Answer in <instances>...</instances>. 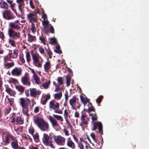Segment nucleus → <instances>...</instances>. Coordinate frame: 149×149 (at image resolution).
<instances>
[{"mask_svg": "<svg viewBox=\"0 0 149 149\" xmlns=\"http://www.w3.org/2000/svg\"><path fill=\"white\" fill-rule=\"evenodd\" d=\"M34 122L42 131L48 132L49 126L48 123L42 118L38 116H35L33 118Z\"/></svg>", "mask_w": 149, "mask_h": 149, "instance_id": "1", "label": "nucleus"}, {"mask_svg": "<svg viewBox=\"0 0 149 149\" xmlns=\"http://www.w3.org/2000/svg\"><path fill=\"white\" fill-rule=\"evenodd\" d=\"M20 103L22 108V112L23 114L26 116V120L28 121L29 114L28 113L29 104L30 103L29 99L27 98H21L19 99Z\"/></svg>", "mask_w": 149, "mask_h": 149, "instance_id": "2", "label": "nucleus"}, {"mask_svg": "<svg viewBox=\"0 0 149 149\" xmlns=\"http://www.w3.org/2000/svg\"><path fill=\"white\" fill-rule=\"evenodd\" d=\"M42 141L45 146L52 149L55 148V146L54 142L51 138H49L47 134L45 133L43 134Z\"/></svg>", "mask_w": 149, "mask_h": 149, "instance_id": "3", "label": "nucleus"}, {"mask_svg": "<svg viewBox=\"0 0 149 149\" xmlns=\"http://www.w3.org/2000/svg\"><path fill=\"white\" fill-rule=\"evenodd\" d=\"M49 109L54 110L55 113L60 114L62 113V111L59 109V103L54 100H52L49 102Z\"/></svg>", "mask_w": 149, "mask_h": 149, "instance_id": "4", "label": "nucleus"}, {"mask_svg": "<svg viewBox=\"0 0 149 149\" xmlns=\"http://www.w3.org/2000/svg\"><path fill=\"white\" fill-rule=\"evenodd\" d=\"M34 65L38 68H40L42 66L43 59L40 57L37 53L31 54Z\"/></svg>", "mask_w": 149, "mask_h": 149, "instance_id": "5", "label": "nucleus"}, {"mask_svg": "<svg viewBox=\"0 0 149 149\" xmlns=\"http://www.w3.org/2000/svg\"><path fill=\"white\" fill-rule=\"evenodd\" d=\"M54 140L57 145L59 146L64 145L65 138L61 135H54L53 136Z\"/></svg>", "mask_w": 149, "mask_h": 149, "instance_id": "6", "label": "nucleus"}, {"mask_svg": "<svg viewBox=\"0 0 149 149\" xmlns=\"http://www.w3.org/2000/svg\"><path fill=\"white\" fill-rule=\"evenodd\" d=\"M21 82L23 85L28 86H30L31 82L28 73L26 72L24 76L21 78Z\"/></svg>", "mask_w": 149, "mask_h": 149, "instance_id": "7", "label": "nucleus"}, {"mask_svg": "<svg viewBox=\"0 0 149 149\" xmlns=\"http://www.w3.org/2000/svg\"><path fill=\"white\" fill-rule=\"evenodd\" d=\"M8 34L10 38H19L20 34L19 32H15L12 28H9L8 30Z\"/></svg>", "mask_w": 149, "mask_h": 149, "instance_id": "8", "label": "nucleus"}, {"mask_svg": "<svg viewBox=\"0 0 149 149\" xmlns=\"http://www.w3.org/2000/svg\"><path fill=\"white\" fill-rule=\"evenodd\" d=\"M22 72V69L20 67H15L13 69L11 72V74L14 76H18L21 75Z\"/></svg>", "mask_w": 149, "mask_h": 149, "instance_id": "9", "label": "nucleus"}, {"mask_svg": "<svg viewBox=\"0 0 149 149\" xmlns=\"http://www.w3.org/2000/svg\"><path fill=\"white\" fill-rule=\"evenodd\" d=\"M66 144L68 147L72 149H74L75 148V145L74 142L72 140L70 137L67 138Z\"/></svg>", "mask_w": 149, "mask_h": 149, "instance_id": "10", "label": "nucleus"}, {"mask_svg": "<svg viewBox=\"0 0 149 149\" xmlns=\"http://www.w3.org/2000/svg\"><path fill=\"white\" fill-rule=\"evenodd\" d=\"M89 120V118L86 115L83 114L81 116V122L79 124V125L82 127L83 125H87L88 122Z\"/></svg>", "mask_w": 149, "mask_h": 149, "instance_id": "11", "label": "nucleus"}, {"mask_svg": "<svg viewBox=\"0 0 149 149\" xmlns=\"http://www.w3.org/2000/svg\"><path fill=\"white\" fill-rule=\"evenodd\" d=\"M12 122L15 124L22 125L23 123V120L20 116L14 117L13 118Z\"/></svg>", "mask_w": 149, "mask_h": 149, "instance_id": "12", "label": "nucleus"}, {"mask_svg": "<svg viewBox=\"0 0 149 149\" xmlns=\"http://www.w3.org/2000/svg\"><path fill=\"white\" fill-rule=\"evenodd\" d=\"M47 61H46L44 65V68L45 72H48L50 71L52 65L50 61L47 59Z\"/></svg>", "mask_w": 149, "mask_h": 149, "instance_id": "13", "label": "nucleus"}, {"mask_svg": "<svg viewBox=\"0 0 149 149\" xmlns=\"http://www.w3.org/2000/svg\"><path fill=\"white\" fill-rule=\"evenodd\" d=\"M93 123H94V127L92 129L93 130H95L97 128H98V130L100 132H102V125L101 123L97 122H92Z\"/></svg>", "mask_w": 149, "mask_h": 149, "instance_id": "14", "label": "nucleus"}, {"mask_svg": "<svg viewBox=\"0 0 149 149\" xmlns=\"http://www.w3.org/2000/svg\"><path fill=\"white\" fill-rule=\"evenodd\" d=\"M30 95L32 97H36L38 95L40 94L41 92L35 88H30Z\"/></svg>", "mask_w": 149, "mask_h": 149, "instance_id": "15", "label": "nucleus"}, {"mask_svg": "<svg viewBox=\"0 0 149 149\" xmlns=\"http://www.w3.org/2000/svg\"><path fill=\"white\" fill-rule=\"evenodd\" d=\"M52 126L53 127H57L58 126V124L57 120L53 117L51 116H49L48 117Z\"/></svg>", "mask_w": 149, "mask_h": 149, "instance_id": "16", "label": "nucleus"}, {"mask_svg": "<svg viewBox=\"0 0 149 149\" xmlns=\"http://www.w3.org/2000/svg\"><path fill=\"white\" fill-rule=\"evenodd\" d=\"M19 51L18 50L15 49L13 51V53L9 54V56L10 58L15 59L18 56Z\"/></svg>", "mask_w": 149, "mask_h": 149, "instance_id": "17", "label": "nucleus"}, {"mask_svg": "<svg viewBox=\"0 0 149 149\" xmlns=\"http://www.w3.org/2000/svg\"><path fill=\"white\" fill-rule=\"evenodd\" d=\"M6 58L4 59V67L7 69L9 68L14 65V63L13 62L8 63L6 62Z\"/></svg>", "mask_w": 149, "mask_h": 149, "instance_id": "18", "label": "nucleus"}, {"mask_svg": "<svg viewBox=\"0 0 149 149\" xmlns=\"http://www.w3.org/2000/svg\"><path fill=\"white\" fill-rule=\"evenodd\" d=\"M3 16L4 18L5 19H12V14L9 11H6L3 13Z\"/></svg>", "mask_w": 149, "mask_h": 149, "instance_id": "19", "label": "nucleus"}, {"mask_svg": "<svg viewBox=\"0 0 149 149\" xmlns=\"http://www.w3.org/2000/svg\"><path fill=\"white\" fill-rule=\"evenodd\" d=\"M8 4L3 0H1L0 1V7L1 8L7 9H8Z\"/></svg>", "mask_w": 149, "mask_h": 149, "instance_id": "20", "label": "nucleus"}, {"mask_svg": "<svg viewBox=\"0 0 149 149\" xmlns=\"http://www.w3.org/2000/svg\"><path fill=\"white\" fill-rule=\"evenodd\" d=\"M38 13V12H33L30 13L27 15V17L28 18H31V19H37L36 16L37 14Z\"/></svg>", "mask_w": 149, "mask_h": 149, "instance_id": "21", "label": "nucleus"}, {"mask_svg": "<svg viewBox=\"0 0 149 149\" xmlns=\"http://www.w3.org/2000/svg\"><path fill=\"white\" fill-rule=\"evenodd\" d=\"M81 100L84 105V106L86 107L87 106L86 105V104H88V103H90L89 102V100L87 98L84 97L83 96H81L80 97Z\"/></svg>", "mask_w": 149, "mask_h": 149, "instance_id": "22", "label": "nucleus"}, {"mask_svg": "<svg viewBox=\"0 0 149 149\" xmlns=\"http://www.w3.org/2000/svg\"><path fill=\"white\" fill-rule=\"evenodd\" d=\"M27 36V40L29 42H31L36 40V38L35 36H32L29 33L28 34Z\"/></svg>", "mask_w": 149, "mask_h": 149, "instance_id": "23", "label": "nucleus"}, {"mask_svg": "<svg viewBox=\"0 0 149 149\" xmlns=\"http://www.w3.org/2000/svg\"><path fill=\"white\" fill-rule=\"evenodd\" d=\"M9 26L12 29L14 28L16 30H19L20 29V27L18 24H16L14 22H10L9 24Z\"/></svg>", "mask_w": 149, "mask_h": 149, "instance_id": "24", "label": "nucleus"}, {"mask_svg": "<svg viewBox=\"0 0 149 149\" xmlns=\"http://www.w3.org/2000/svg\"><path fill=\"white\" fill-rule=\"evenodd\" d=\"M62 96V93L61 92L55 93L54 95V99L58 100L61 99Z\"/></svg>", "mask_w": 149, "mask_h": 149, "instance_id": "25", "label": "nucleus"}, {"mask_svg": "<svg viewBox=\"0 0 149 149\" xmlns=\"http://www.w3.org/2000/svg\"><path fill=\"white\" fill-rule=\"evenodd\" d=\"M88 108L86 109V111L88 113L92 111H95L94 107L92 106V104L91 103H88Z\"/></svg>", "mask_w": 149, "mask_h": 149, "instance_id": "26", "label": "nucleus"}, {"mask_svg": "<svg viewBox=\"0 0 149 149\" xmlns=\"http://www.w3.org/2000/svg\"><path fill=\"white\" fill-rule=\"evenodd\" d=\"M5 91L10 95L13 96L15 94V92L12 90L10 88H6Z\"/></svg>", "mask_w": 149, "mask_h": 149, "instance_id": "27", "label": "nucleus"}, {"mask_svg": "<svg viewBox=\"0 0 149 149\" xmlns=\"http://www.w3.org/2000/svg\"><path fill=\"white\" fill-rule=\"evenodd\" d=\"M32 77L36 84H40V78L37 74L34 76H32Z\"/></svg>", "mask_w": 149, "mask_h": 149, "instance_id": "28", "label": "nucleus"}, {"mask_svg": "<svg viewBox=\"0 0 149 149\" xmlns=\"http://www.w3.org/2000/svg\"><path fill=\"white\" fill-rule=\"evenodd\" d=\"M12 148L14 149L18 148V144L17 140L13 141L11 143Z\"/></svg>", "mask_w": 149, "mask_h": 149, "instance_id": "29", "label": "nucleus"}, {"mask_svg": "<svg viewBox=\"0 0 149 149\" xmlns=\"http://www.w3.org/2000/svg\"><path fill=\"white\" fill-rule=\"evenodd\" d=\"M76 101V97L74 96L70 100V104L72 107H74Z\"/></svg>", "mask_w": 149, "mask_h": 149, "instance_id": "30", "label": "nucleus"}, {"mask_svg": "<svg viewBox=\"0 0 149 149\" xmlns=\"http://www.w3.org/2000/svg\"><path fill=\"white\" fill-rule=\"evenodd\" d=\"M53 115L57 120L60 121L61 122L63 121V118L61 116L55 114H53Z\"/></svg>", "mask_w": 149, "mask_h": 149, "instance_id": "31", "label": "nucleus"}, {"mask_svg": "<svg viewBox=\"0 0 149 149\" xmlns=\"http://www.w3.org/2000/svg\"><path fill=\"white\" fill-rule=\"evenodd\" d=\"M42 24L44 28L47 27L49 26L50 24H49V22L47 19H44L42 22Z\"/></svg>", "mask_w": 149, "mask_h": 149, "instance_id": "32", "label": "nucleus"}, {"mask_svg": "<svg viewBox=\"0 0 149 149\" xmlns=\"http://www.w3.org/2000/svg\"><path fill=\"white\" fill-rule=\"evenodd\" d=\"M50 82L49 80L47 81L45 83L43 84L42 85V87L45 89H47L49 87Z\"/></svg>", "mask_w": 149, "mask_h": 149, "instance_id": "33", "label": "nucleus"}, {"mask_svg": "<svg viewBox=\"0 0 149 149\" xmlns=\"http://www.w3.org/2000/svg\"><path fill=\"white\" fill-rule=\"evenodd\" d=\"M15 88L19 91L21 92H23L24 89V88L21 86H16Z\"/></svg>", "mask_w": 149, "mask_h": 149, "instance_id": "34", "label": "nucleus"}, {"mask_svg": "<svg viewBox=\"0 0 149 149\" xmlns=\"http://www.w3.org/2000/svg\"><path fill=\"white\" fill-rule=\"evenodd\" d=\"M26 61L28 63H29L31 60V57L30 53L29 52H26Z\"/></svg>", "mask_w": 149, "mask_h": 149, "instance_id": "35", "label": "nucleus"}, {"mask_svg": "<svg viewBox=\"0 0 149 149\" xmlns=\"http://www.w3.org/2000/svg\"><path fill=\"white\" fill-rule=\"evenodd\" d=\"M71 78V77L68 75H67L66 77V84L67 86H68L70 85Z\"/></svg>", "mask_w": 149, "mask_h": 149, "instance_id": "36", "label": "nucleus"}, {"mask_svg": "<svg viewBox=\"0 0 149 149\" xmlns=\"http://www.w3.org/2000/svg\"><path fill=\"white\" fill-rule=\"evenodd\" d=\"M57 81L59 85H62L63 84L64 81L61 77H58L57 78Z\"/></svg>", "mask_w": 149, "mask_h": 149, "instance_id": "37", "label": "nucleus"}, {"mask_svg": "<svg viewBox=\"0 0 149 149\" xmlns=\"http://www.w3.org/2000/svg\"><path fill=\"white\" fill-rule=\"evenodd\" d=\"M3 142L5 144H7L9 143V136L6 135L5 136V138L4 139H3Z\"/></svg>", "mask_w": 149, "mask_h": 149, "instance_id": "38", "label": "nucleus"}, {"mask_svg": "<svg viewBox=\"0 0 149 149\" xmlns=\"http://www.w3.org/2000/svg\"><path fill=\"white\" fill-rule=\"evenodd\" d=\"M56 50H55L54 51L57 53L59 54H61L62 52L61 50L60 49V47L59 45H57L56 46Z\"/></svg>", "mask_w": 149, "mask_h": 149, "instance_id": "39", "label": "nucleus"}, {"mask_svg": "<svg viewBox=\"0 0 149 149\" xmlns=\"http://www.w3.org/2000/svg\"><path fill=\"white\" fill-rule=\"evenodd\" d=\"M9 81L10 83L15 84H16L18 83V81L17 79L12 78H10Z\"/></svg>", "mask_w": 149, "mask_h": 149, "instance_id": "40", "label": "nucleus"}, {"mask_svg": "<svg viewBox=\"0 0 149 149\" xmlns=\"http://www.w3.org/2000/svg\"><path fill=\"white\" fill-rule=\"evenodd\" d=\"M38 50L40 53L42 55H45V52L44 48L42 47H40L38 48Z\"/></svg>", "mask_w": 149, "mask_h": 149, "instance_id": "41", "label": "nucleus"}, {"mask_svg": "<svg viewBox=\"0 0 149 149\" xmlns=\"http://www.w3.org/2000/svg\"><path fill=\"white\" fill-rule=\"evenodd\" d=\"M19 59L21 62L24 63L25 62V60L23 57V55L22 54H20L19 56Z\"/></svg>", "mask_w": 149, "mask_h": 149, "instance_id": "42", "label": "nucleus"}, {"mask_svg": "<svg viewBox=\"0 0 149 149\" xmlns=\"http://www.w3.org/2000/svg\"><path fill=\"white\" fill-rule=\"evenodd\" d=\"M89 116H91L92 119L93 120V121H95L97 120V117L96 113L95 114H90Z\"/></svg>", "mask_w": 149, "mask_h": 149, "instance_id": "43", "label": "nucleus"}, {"mask_svg": "<svg viewBox=\"0 0 149 149\" xmlns=\"http://www.w3.org/2000/svg\"><path fill=\"white\" fill-rule=\"evenodd\" d=\"M9 43L13 47H15V41L13 39H9Z\"/></svg>", "mask_w": 149, "mask_h": 149, "instance_id": "44", "label": "nucleus"}, {"mask_svg": "<svg viewBox=\"0 0 149 149\" xmlns=\"http://www.w3.org/2000/svg\"><path fill=\"white\" fill-rule=\"evenodd\" d=\"M47 53L49 56V57L50 59H51L52 57V53L50 50H46Z\"/></svg>", "mask_w": 149, "mask_h": 149, "instance_id": "45", "label": "nucleus"}, {"mask_svg": "<svg viewBox=\"0 0 149 149\" xmlns=\"http://www.w3.org/2000/svg\"><path fill=\"white\" fill-rule=\"evenodd\" d=\"M39 40L41 41V42L44 45H45V38L42 36H40L39 37Z\"/></svg>", "mask_w": 149, "mask_h": 149, "instance_id": "46", "label": "nucleus"}, {"mask_svg": "<svg viewBox=\"0 0 149 149\" xmlns=\"http://www.w3.org/2000/svg\"><path fill=\"white\" fill-rule=\"evenodd\" d=\"M68 112L66 109H65L64 111V116L66 121L68 120Z\"/></svg>", "mask_w": 149, "mask_h": 149, "instance_id": "47", "label": "nucleus"}, {"mask_svg": "<svg viewBox=\"0 0 149 149\" xmlns=\"http://www.w3.org/2000/svg\"><path fill=\"white\" fill-rule=\"evenodd\" d=\"M50 43L52 44L56 43V40L54 38H50Z\"/></svg>", "mask_w": 149, "mask_h": 149, "instance_id": "48", "label": "nucleus"}, {"mask_svg": "<svg viewBox=\"0 0 149 149\" xmlns=\"http://www.w3.org/2000/svg\"><path fill=\"white\" fill-rule=\"evenodd\" d=\"M19 5H18V8L19 10L21 12H22L23 10L22 9V6H23L24 4V3H19Z\"/></svg>", "mask_w": 149, "mask_h": 149, "instance_id": "49", "label": "nucleus"}, {"mask_svg": "<svg viewBox=\"0 0 149 149\" xmlns=\"http://www.w3.org/2000/svg\"><path fill=\"white\" fill-rule=\"evenodd\" d=\"M7 99L8 100V102L9 103L10 105L12 106L14 100L13 98H7Z\"/></svg>", "mask_w": 149, "mask_h": 149, "instance_id": "50", "label": "nucleus"}, {"mask_svg": "<svg viewBox=\"0 0 149 149\" xmlns=\"http://www.w3.org/2000/svg\"><path fill=\"white\" fill-rule=\"evenodd\" d=\"M102 99L103 97L101 95L97 98L96 100V101L97 102H98L100 104L101 102Z\"/></svg>", "mask_w": 149, "mask_h": 149, "instance_id": "51", "label": "nucleus"}, {"mask_svg": "<svg viewBox=\"0 0 149 149\" xmlns=\"http://www.w3.org/2000/svg\"><path fill=\"white\" fill-rule=\"evenodd\" d=\"M15 3H12L11 4H10V7L11 8V9L15 13H16V11L13 8L15 7Z\"/></svg>", "mask_w": 149, "mask_h": 149, "instance_id": "52", "label": "nucleus"}, {"mask_svg": "<svg viewBox=\"0 0 149 149\" xmlns=\"http://www.w3.org/2000/svg\"><path fill=\"white\" fill-rule=\"evenodd\" d=\"M78 147L80 149H84V146L82 143L80 142L78 144Z\"/></svg>", "mask_w": 149, "mask_h": 149, "instance_id": "53", "label": "nucleus"}, {"mask_svg": "<svg viewBox=\"0 0 149 149\" xmlns=\"http://www.w3.org/2000/svg\"><path fill=\"white\" fill-rule=\"evenodd\" d=\"M63 132L66 136H68L69 135V131L65 129H64L63 130Z\"/></svg>", "mask_w": 149, "mask_h": 149, "instance_id": "54", "label": "nucleus"}, {"mask_svg": "<svg viewBox=\"0 0 149 149\" xmlns=\"http://www.w3.org/2000/svg\"><path fill=\"white\" fill-rule=\"evenodd\" d=\"M15 130L17 134H19L22 132V130L20 128H17L15 129Z\"/></svg>", "mask_w": 149, "mask_h": 149, "instance_id": "55", "label": "nucleus"}, {"mask_svg": "<svg viewBox=\"0 0 149 149\" xmlns=\"http://www.w3.org/2000/svg\"><path fill=\"white\" fill-rule=\"evenodd\" d=\"M31 30L33 33H34L36 31V29L35 26L32 25L31 28Z\"/></svg>", "mask_w": 149, "mask_h": 149, "instance_id": "56", "label": "nucleus"}, {"mask_svg": "<svg viewBox=\"0 0 149 149\" xmlns=\"http://www.w3.org/2000/svg\"><path fill=\"white\" fill-rule=\"evenodd\" d=\"M55 91L56 92H57L59 91H60L61 89H60L59 88V86L58 85H56L55 86Z\"/></svg>", "mask_w": 149, "mask_h": 149, "instance_id": "57", "label": "nucleus"}, {"mask_svg": "<svg viewBox=\"0 0 149 149\" xmlns=\"http://www.w3.org/2000/svg\"><path fill=\"white\" fill-rule=\"evenodd\" d=\"M91 136L92 138L93 139L94 142H96V140L95 138V135L94 133H92L91 134Z\"/></svg>", "mask_w": 149, "mask_h": 149, "instance_id": "58", "label": "nucleus"}, {"mask_svg": "<svg viewBox=\"0 0 149 149\" xmlns=\"http://www.w3.org/2000/svg\"><path fill=\"white\" fill-rule=\"evenodd\" d=\"M30 5L31 8L32 9H34L35 8L33 4V0H30Z\"/></svg>", "mask_w": 149, "mask_h": 149, "instance_id": "59", "label": "nucleus"}, {"mask_svg": "<svg viewBox=\"0 0 149 149\" xmlns=\"http://www.w3.org/2000/svg\"><path fill=\"white\" fill-rule=\"evenodd\" d=\"M44 97L45 98V99H46V100H48L50 99V96L49 94H47L45 95L44 96Z\"/></svg>", "mask_w": 149, "mask_h": 149, "instance_id": "60", "label": "nucleus"}, {"mask_svg": "<svg viewBox=\"0 0 149 149\" xmlns=\"http://www.w3.org/2000/svg\"><path fill=\"white\" fill-rule=\"evenodd\" d=\"M72 137L74 140L77 143H78V139L74 135H72Z\"/></svg>", "mask_w": 149, "mask_h": 149, "instance_id": "61", "label": "nucleus"}, {"mask_svg": "<svg viewBox=\"0 0 149 149\" xmlns=\"http://www.w3.org/2000/svg\"><path fill=\"white\" fill-rule=\"evenodd\" d=\"M29 69L31 71L32 73L33 74V76H34L37 74L33 69L31 68H30Z\"/></svg>", "mask_w": 149, "mask_h": 149, "instance_id": "62", "label": "nucleus"}, {"mask_svg": "<svg viewBox=\"0 0 149 149\" xmlns=\"http://www.w3.org/2000/svg\"><path fill=\"white\" fill-rule=\"evenodd\" d=\"M11 108L9 107H8L6 110V113H9L11 111Z\"/></svg>", "mask_w": 149, "mask_h": 149, "instance_id": "63", "label": "nucleus"}, {"mask_svg": "<svg viewBox=\"0 0 149 149\" xmlns=\"http://www.w3.org/2000/svg\"><path fill=\"white\" fill-rule=\"evenodd\" d=\"M42 19H47L46 14L44 13H43L42 15Z\"/></svg>", "mask_w": 149, "mask_h": 149, "instance_id": "64", "label": "nucleus"}]
</instances>
